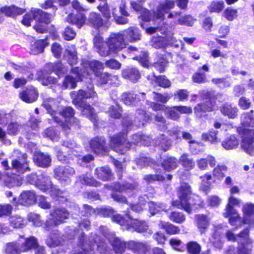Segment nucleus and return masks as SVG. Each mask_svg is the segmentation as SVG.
I'll return each instance as SVG.
<instances>
[{"label":"nucleus","mask_w":254,"mask_h":254,"mask_svg":"<svg viewBox=\"0 0 254 254\" xmlns=\"http://www.w3.org/2000/svg\"><path fill=\"white\" fill-rule=\"evenodd\" d=\"M187 250L190 254H199L201 246L195 241L189 242L187 245Z\"/></svg>","instance_id":"obj_47"},{"label":"nucleus","mask_w":254,"mask_h":254,"mask_svg":"<svg viewBox=\"0 0 254 254\" xmlns=\"http://www.w3.org/2000/svg\"><path fill=\"white\" fill-rule=\"evenodd\" d=\"M239 145V139L233 135L230 136L222 142V146L226 150L237 148Z\"/></svg>","instance_id":"obj_35"},{"label":"nucleus","mask_w":254,"mask_h":254,"mask_svg":"<svg viewBox=\"0 0 254 254\" xmlns=\"http://www.w3.org/2000/svg\"><path fill=\"white\" fill-rule=\"evenodd\" d=\"M63 35L66 40H71L75 37L76 33L72 29L67 27L65 29Z\"/></svg>","instance_id":"obj_63"},{"label":"nucleus","mask_w":254,"mask_h":254,"mask_svg":"<svg viewBox=\"0 0 254 254\" xmlns=\"http://www.w3.org/2000/svg\"><path fill=\"white\" fill-rule=\"evenodd\" d=\"M93 43L97 52L104 57L109 56L111 52L117 53L126 46L124 36L120 33L111 35L106 42L103 41L102 37L96 36Z\"/></svg>","instance_id":"obj_2"},{"label":"nucleus","mask_w":254,"mask_h":254,"mask_svg":"<svg viewBox=\"0 0 254 254\" xmlns=\"http://www.w3.org/2000/svg\"><path fill=\"white\" fill-rule=\"evenodd\" d=\"M224 7V3L222 0H214L212 1L208 7L210 12L219 13L221 12Z\"/></svg>","instance_id":"obj_44"},{"label":"nucleus","mask_w":254,"mask_h":254,"mask_svg":"<svg viewBox=\"0 0 254 254\" xmlns=\"http://www.w3.org/2000/svg\"><path fill=\"white\" fill-rule=\"evenodd\" d=\"M26 249H23L22 244L18 242H12L5 245V252L6 254H20L25 252Z\"/></svg>","instance_id":"obj_26"},{"label":"nucleus","mask_w":254,"mask_h":254,"mask_svg":"<svg viewBox=\"0 0 254 254\" xmlns=\"http://www.w3.org/2000/svg\"><path fill=\"white\" fill-rule=\"evenodd\" d=\"M31 13H32L34 19L37 20L40 23L48 24L51 21V15L41 9L32 8Z\"/></svg>","instance_id":"obj_24"},{"label":"nucleus","mask_w":254,"mask_h":254,"mask_svg":"<svg viewBox=\"0 0 254 254\" xmlns=\"http://www.w3.org/2000/svg\"><path fill=\"white\" fill-rule=\"evenodd\" d=\"M253 111L249 113H245L241 115V123L244 126L254 127V117L253 116Z\"/></svg>","instance_id":"obj_41"},{"label":"nucleus","mask_w":254,"mask_h":254,"mask_svg":"<svg viewBox=\"0 0 254 254\" xmlns=\"http://www.w3.org/2000/svg\"><path fill=\"white\" fill-rule=\"evenodd\" d=\"M88 23L96 29L103 27L106 24V22L103 20L100 15L95 12H92L90 14L88 18Z\"/></svg>","instance_id":"obj_27"},{"label":"nucleus","mask_w":254,"mask_h":254,"mask_svg":"<svg viewBox=\"0 0 254 254\" xmlns=\"http://www.w3.org/2000/svg\"><path fill=\"white\" fill-rule=\"evenodd\" d=\"M125 33L126 34V38L125 37V34H122V35H123L126 42V45L127 44V41L133 42L140 39V34L138 29L136 28H129L125 31ZM120 34H121V33Z\"/></svg>","instance_id":"obj_29"},{"label":"nucleus","mask_w":254,"mask_h":254,"mask_svg":"<svg viewBox=\"0 0 254 254\" xmlns=\"http://www.w3.org/2000/svg\"><path fill=\"white\" fill-rule=\"evenodd\" d=\"M148 206L149 210L152 215L160 211L165 210L166 208V207L163 204H157L152 201L148 203Z\"/></svg>","instance_id":"obj_50"},{"label":"nucleus","mask_w":254,"mask_h":254,"mask_svg":"<svg viewBox=\"0 0 254 254\" xmlns=\"http://www.w3.org/2000/svg\"><path fill=\"white\" fill-rule=\"evenodd\" d=\"M64 239L58 232L51 233L46 239V244L50 247H55L64 244Z\"/></svg>","instance_id":"obj_32"},{"label":"nucleus","mask_w":254,"mask_h":254,"mask_svg":"<svg viewBox=\"0 0 254 254\" xmlns=\"http://www.w3.org/2000/svg\"><path fill=\"white\" fill-rule=\"evenodd\" d=\"M36 200L35 193L33 191L26 190L21 193L18 199V202L24 206H29L34 204Z\"/></svg>","instance_id":"obj_15"},{"label":"nucleus","mask_w":254,"mask_h":254,"mask_svg":"<svg viewBox=\"0 0 254 254\" xmlns=\"http://www.w3.org/2000/svg\"><path fill=\"white\" fill-rule=\"evenodd\" d=\"M23 249H26L25 252L31 249L34 248L37 246V242L36 239L33 237L27 239L25 242L22 243Z\"/></svg>","instance_id":"obj_53"},{"label":"nucleus","mask_w":254,"mask_h":254,"mask_svg":"<svg viewBox=\"0 0 254 254\" xmlns=\"http://www.w3.org/2000/svg\"><path fill=\"white\" fill-rule=\"evenodd\" d=\"M149 119V115L144 111L139 110L135 115L134 123L136 126L140 127L143 126Z\"/></svg>","instance_id":"obj_37"},{"label":"nucleus","mask_w":254,"mask_h":254,"mask_svg":"<svg viewBox=\"0 0 254 254\" xmlns=\"http://www.w3.org/2000/svg\"><path fill=\"white\" fill-rule=\"evenodd\" d=\"M165 114L167 117L173 120H178L180 118V115L175 106L171 108L167 107L165 109Z\"/></svg>","instance_id":"obj_52"},{"label":"nucleus","mask_w":254,"mask_h":254,"mask_svg":"<svg viewBox=\"0 0 254 254\" xmlns=\"http://www.w3.org/2000/svg\"><path fill=\"white\" fill-rule=\"evenodd\" d=\"M72 73L75 75V77L71 75L66 76L63 82L64 86L65 88H74L76 86V81L82 80L83 77L88 76V72L81 71L78 67L72 69Z\"/></svg>","instance_id":"obj_10"},{"label":"nucleus","mask_w":254,"mask_h":254,"mask_svg":"<svg viewBox=\"0 0 254 254\" xmlns=\"http://www.w3.org/2000/svg\"><path fill=\"white\" fill-rule=\"evenodd\" d=\"M127 249L139 254H145L149 249L147 245L134 241H129L127 242Z\"/></svg>","instance_id":"obj_20"},{"label":"nucleus","mask_w":254,"mask_h":254,"mask_svg":"<svg viewBox=\"0 0 254 254\" xmlns=\"http://www.w3.org/2000/svg\"><path fill=\"white\" fill-rule=\"evenodd\" d=\"M159 225L166 230L167 233L170 235H175L178 234L180 231L178 226H175L169 222L160 221Z\"/></svg>","instance_id":"obj_40"},{"label":"nucleus","mask_w":254,"mask_h":254,"mask_svg":"<svg viewBox=\"0 0 254 254\" xmlns=\"http://www.w3.org/2000/svg\"><path fill=\"white\" fill-rule=\"evenodd\" d=\"M221 111L224 115L230 118H234L237 115L238 110L231 104H226L223 106Z\"/></svg>","instance_id":"obj_38"},{"label":"nucleus","mask_w":254,"mask_h":254,"mask_svg":"<svg viewBox=\"0 0 254 254\" xmlns=\"http://www.w3.org/2000/svg\"><path fill=\"white\" fill-rule=\"evenodd\" d=\"M44 136L49 137L52 140H56L59 136V133L53 127H50L44 131Z\"/></svg>","instance_id":"obj_55"},{"label":"nucleus","mask_w":254,"mask_h":254,"mask_svg":"<svg viewBox=\"0 0 254 254\" xmlns=\"http://www.w3.org/2000/svg\"><path fill=\"white\" fill-rule=\"evenodd\" d=\"M112 220L121 225H130V219L128 218V220H126L120 214L113 215Z\"/></svg>","instance_id":"obj_62"},{"label":"nucleus","mask_w":254,"mask_h":254,"mask_svg":"<svg viewBox=\"0 0 254 254\" xmlns=\"http://www.w3.org/2000/svg\"><path fill=\"white\" fill-rule=\"evenodd\" d=\"M170 219L177 223H182L185 221L186 218L183 214L180 212H173L169 216Z\"/></svg>","instance_id":"obj_54"},{"label":"nucleus","mask_w":254,"mask_h":254,"mask_svg":"<svg viewBox=\"0 0 254 254\" xmlns=\"http://www.w3.org/2000/svg\"><path fill=\"white\" fill-rule=\"evenodd\" d=\"M241 148L247 154L254 156V129H240Z\"/></svg>","instance_id":"obj_9"},{"label":"nucleus","mask_w":254,"mask_h":254,"mask_svg":"<svg viewBox=\"0 0 254 254\" xmlns=\"http://www.w3.org/2000/svg\"><path fill=\"white\" fill-rule=\"evenodd\" d=\"M108 239L113 248L114 251L118 254H122L127 249V242H125L121 239L116 237L114 235H112L108 237Z\"/></svg>","instance_id":"obj_17"},{"label":"nucleus","mask_w":254,"mask_h":254,"mask_svg":"<svg viewBox=\"0 0 254 254\" xmlns=\"http://www.w3.org/2000/svg\"><path fill=\"white\" fill-rule=\"evenodd\" d=\"M252 246L251 244L242 245L239 248L238 254H251Z\"/></svg>","instance_id":"obj_64"},{"label":"nucleus","mask_w":254,"mask_h":254,"mask_svg":"<svg viewBox=\"0 0 254 254\" xmlns=\"http://www.w3.org/2000/svg\"><path fill=\"white\" fill-rule=\"evenodd\" d=\"M90 242L91 243L89 249L90 250H94V247L96 246L98 251L100 253H104L107 251V244L102 240L101 238L96 235H94L89 238Z\"/></svg>","instance_id":"obj_19"},{"label":"nucleus","mask_w":254,"mask_h":254,"mask_svg":"<svg viewBox=\"0 0 254 254\" xmlns=\"http://www.w3.org/2000/svg\"><path fill=\"white\" fill-rule=\"evenodd\" d=\"M2 180L3 184L8 188L19 187L22 184L21 178L15 174L11 175L6 174L3 175Z\"/></svg>","instance_id":"obj_16"},{"label":"nucleus","mask_w":254,"mask_h":254,"mask_svg":"<svg viewBox=\"0 0 254 254\" xmlns=\"http://www.w3.org/2000/svg\"><path fill=\"white\" fill-rule=\"evenodd\" d=\"M55 176L62 183H68L69 178L73 175L75 171L73 168L69 166H58L54 171Z\"/></svg>","instance_id":"obj_11"},{"label":"nucleus","mask_w":254,"mask_h":254,"mask_svg":"<svg viewBox=\"0 0 254 254\" xmlns=\"http://www.w3.org/2000/svg\"><path fill=\"white\" fill-rule=\"evenodd\" d=\"M225 218L229 217V222L233 226L237 225L240 222V217L237 211H225L223 213Z\"/></svg>","instance_id":"obj_42"},{"label":"nucleus","mask_w":254,"mask_h":254,"mask_svg":"<svg viewBox=\"0 0 254 254\" xmlns=\"http://www.w3.org/2000/svg\"><path fill=\"white\" fill-rule=\"evenodd\" d=\"M38 96V91L33 86H28L19 94L20 99L23 101L28 103L35 102L37 99Z\"/></svg>","instance_id":"obj_12"},{"label":"nucleus","mask_w":254,"mask_h":254,"mask_svg":"<svg viewBox=\"0 0 254 254\" xmlns=\"http://www.w3.org/2000/svg\"><path fill=\"white\" fill-rule=\"evenodd\" d=\"M69 216V213L64 208L60 206L54 207L50 211V217L44 224V228L50 230L63 223Z\"/></svg>","instance_id":"obj_7"},{"label":"nucleus","mask_w":254,"mask_h":254,"mask_svg":"<svg viewBox=\"0 0 254 254\" xmlns=\"http://www.w3.org/2000/svg\"><path fill=\"white\" fill-rule=\"evenodd\" d=\"M1 13L5 15L10 17H14L17 15L22 14L25 11L24 9L18 7L15 5L10 6H4L0 9Z\"/></svg>","instance_id":"obj_33"},{"label":"nucleus","mask_w":254,"mask_h":254,"mask_svg":"<svg viewBox=\"0 0 254 254\" xmlns=\"http://www.w3.org/2000/svg\"><path fill=\"white\" fill-rule=\"evenodd\" d=\"M33 160L35 164L42 167H48L50 166L51 159L50 157L40 152H35Z\"/></svg>","instance_id":"obj_22"},{"label":"nucleus","mask_w":254,"mask_h":254,"mask_svg":"<svg viewBox=\"0 0 254 254\" xmlns=\"http://www.w3.org/2000/svg\"><path fill=\"white\" fill-rule=\"evenodd\" d=\"M28 181L30 183H35L39 189L43 191H49L53 196L64 197V192L52 187L50 178L45 175H41L37 177L36 174H32L28 177Z\"/></svg>","instance_id":"obj_5"},{"label":"nucleus","mask_w":254,"mask_h":254,"mask_svg":"<svg viewBox=\"0 0 254 254\" xmlns=\"http://www.w3.org/2000/svg\"><path fill=\"white\" fill-rule=\"evenodd\" d=\"M95 94V92L93 91L85 92L83 90H80L73 101L74 104L77 105L80 108L82 114L88 117L93 123L96 120V116L94 113V110L90 105L83 102L82 100L85 98L94 97Z\"/></svg>","instance_id":"obj_6"},{"label":"nucleus","mask_w":254,"mask_h":254,"mask_svg":"<svg viewBox=\"0 0 254 254\" xmlns=\"http://www.w3.org/2000/svg\"><path fill=\"white\" fill-rule=\"evenodd\" d=\"M133 189V186L130 184L122 185L119 184H116L114 186V189L116 191L119 192L127 191L128 190H132Z\"/></svg>","instance_id":"obj_59"},{"label":"nucleus","mask_w":254,"mask_h":254,"mask_svg":"<svg viewBox=\"0 0 254 254\" xmlns=\"http://www.w3.org/2000/svg\"><path fill=\"white\" fill-rule=\"evenodd\" d=\"M122 76L124 78L136 82L140 77L139 71L134 68L127 67L122 70Z\"/></svg>","instance_id":"obj_31"},{"label":"nucleus","mask_w":254,"mask_h":254,"mask_svg":"<svg viewBox=\"0 0 254 254\" xmlns=\"http://www.w3.org/2000/svg\"><path fill=\"white\" fill-rule=\"evenodd\" d=\"M179 162L186 169L189 170L192 169L194 166L193 160L188 157L187 154H183L179 159Z\"/></svg>","instance_id":"obj_43"},{"label":"nucleus","mask_w":254,"mask_h":254,"mask_svg":"<svg viewBox=\"0 0 254 254\" xmlns=\"http://www.w3.org/2000/svg\"><path fill=\"white\" fill-rule=\"evenodd\" d=\"M95 173L98 178L103 181H107L111 177V170L108 167L97 168L95 171Z\"/></svg>","instance_id":"obj_39"},{"label":"nucleus","mask_w":254,"mask_h":254,"mask_svg":"<svg viewBox=\"0 0 254 254\" xmlns=\"http://www.w3.org/2000/svg\"><path fill=\"white\" fill-rule=\"evenodd\" d=\"M214 103L211 99H206L205 101L197 104L194 110L196 114H200L206 112H210L213 110Z\"/></svg>","instance_id":"obj_30"},{"label":"nucleus","mask_w":254,"mask_h":254,"mask_svg":"<svg viewBox=\"0 0 254 254\" xmlns=\"http://www.w3.org/2000/svg\"><path fill=\"white\" fill-rule=\"evenodd\" d=\"M180 202L174 201L172 205L178 208H183L188 213H190L195 205L200 206L201 202L198 196L192 194L190 186L182 183L178 191Z\"/></svg>","instance_id":"obj_3"},{"label":"nucleus","mask_w":254,"mask_h":254,"mask_svg":"<svg viewBox=\"0 0 254 254\" xmlns=\"http://www.w3.org/2000/svg\"><path fill=\"white\" fill-rule=\"evenodd\" d=\"M211 176L209 174H205L200 177L202 179L200 188L204 191H206L211 185L209 180L211 179Z\"/></svg>","instance_id":"obj_56"},{"label":"nucleus","mask_w":254,"mask_h":254,"mask_svg":"<svg viewBox=\"0 0 254 254\" xmlns=\"http://www.w3.org/2000/svg\"><path fill=\"white\" fill-rule=\"evenodd\" d=\"M241 203V200L234 197L233 196H231L228 199V203L227 204L225 208V211H236L234 209V206H239Z\"/></svg>","instance_id":"obj_51"},{"label":"nucleus","mask_w":254,"mask_h":254,"mask_svg":"<svg viewBox=\"0 0 254 254\" xmlns=\"http://www.w3.org/2000/svg\"><path fill=\"white\" fill-rule=\"evenodd\" d=\"M126 135L120 133L113 136L110 140V146L116 152L121 154H124L130 147V143L136 145H148L145 141V136L139 134H134L132 136V140L130 142H126Z\"/></svg>","instance_id":"obj_4"},{"label":"nucleus","mask_w":254,"mask_h":254,"mask_svg":"<svg viewBox=\"0 0 254 254\" xmlns=\"http://www.w3.org/2000/svg\"><path fill=\"white\" fill-rule=\"evenodd\" d=\"M208 163L212 167L216 164L215 158L212 156H208L206 158H200L196 161V165L201 170H205L208 167Z\"/></svg>","instance_id":"obj_34"},{"label":"nucleus","mask_w":254,"mask_h":254,"mask_svg":"<svg viewBox=\"0 0 254 254\" xmlns=\"http://www.w3.org/2000/svg\"><path fill=\"white\" fill-rule=\"evenodd\" d=\"M238 11L236 9L227 8L224 11L225 17L229 21H232L237 17Z\"/></svg>","instance_id":"obj_57"},{"label":"nucleus","mask_w":254,"mask_h":254,"mask_svg":"<svg viewBox=\"0 0 254 254\" xmlns=\"http://www.w3.org/2000/svg\"><path fill=\"white\" fill-rule=\"evenodd\" d=\"M177 166V160L174 157L168 158L162 163L163 168L168 171L175 169Z\"/></svg>","instance_id":"obj_46"},{"label":"nucleus","mask_w":254,"mask_h":254,"mask_svg":"<svg viewBox=\"0 0 254 254\" xmlns=\"http://www.w3.org/2000/svg\"><path fill=\"white\" fill-rule=\"evenodd\" d=\"M90 145L93 150L98 154L107 152L105 140L104 137H95L90 141Z\"/></svg>","instance_id":"obj_14"},{"label":"nucleus","mask_w":254,"mask_h":254,"mask_svg":"<svg viewBox=\"0 0 254 254\" xmlns=\"http://www.w3.org/2000/svg\"><path fill=\"white\" fill-rule=\"evenodd\" d=\"M10 226L14 228H22L25 225V220L19 216L15 215L9 218Z\"/></svg>","instance_id":"obj_45"},{"label":"nucleus","mask_w":254,"mask_h":254,"mask_svg":"<svg viewBox=\"0 0 254 254\" xmlns=\"http://www.w3.org/2000/svg\"><path fill=\"white\" fill-rule=\"evenodd\" d=\"M156 82L160 86L167 88L171 85L170 81L165 76H159L156 79Z\"/></svg>","instance_id":"obj_61"},{"label":"nucleus","mask_w":254,"mask_h":254,"mask_svg":"<svg viewBox=\"0 0 254 254\" xmlns=\"http://www.w3.org/2000/svg\"><path fill=\"white\" fill-rule=\"evenodd\" d=\"M126 216L130 219V225L134 230L138 233H143L147 232L149 230V227L147 224L144 221H139L137 219H133L132 216L128 213H126Z\"/></svg>","instance_id":"obj_23"},{"label":"nucleus","mask_w":254,"mask_h":254,"mask_svg":"<svg viewBox=\"0 0 254 254\" xmlns=\"http://www.w3.org/2000/svg\"><path fill=\"white\" fill-rule=\"evenodd\" d=\"M64 58L71 65L77 62V55L75 46L68 45L64 53Z\"/></svg>","instance_id":"obj_21"},{"label":"nucleus","mask_w":254,"mask_h":254,"mask_svg":"<svg viewBox=\"0 0 254 254\" xmlns=\"http://www.w3.org/2000/svg\"><path fill=\"white\" fill-rule=\"evenodd\" d=\"M43 105L53 116V120L55 122L62 127L64 131L70 129V127L72 126L78 127L79 122L77 119L73 117L74 110L71 107H65L62 111L54 114V109L58 105L57 101L52 98H49L44 100Z\"/></svg>","instance_id":"obj_1"},{"label":"nucleus","mask_w":254,"mask_h":254,"mask_svg":"<svg viewBox=\"0 0 254 254\" xmlns=\"http://www.w3.org/2000/svg\"><path fill=\"white\" fill-rule=\"evenodd\" d=\"M197 228L201 234H203L208 229L210 223V219L204 214H197L195 216Z\"/></svg>","instance_id":"obj_25"},{"label":"nucleus","mask_w":254,"mask_h":254,"mask_svg":"<svg viewBox=\"0 0 254 254\" xmlns=\"http://www.w3.org/2000/svg\"><path fill=\"white\" fill-rule=\"evenodd\" d=\"M51 51L55 57L59 58L61 56L63 48L59 44L55 43L52 45Z\"/></svg>","instance_id":"obj_58"},{"label":"nucleus","mask_w":254,"mask_h":254,"mask_svg":"<svg viewBox=\"0 0 254 254\" xmlns=\"http://www.w3.org/2000/svg\"><path fill=\"white\" fill-rule=\"evenodd\" d=\"M86 17L83 13H78L73 14H69L67 18L66 21L70 23L75 25L78 28H80L85 24Z\"/></svg>","instance_id":"obj_28"},{"label":"nucleus","mask_w":254,"mask_h":254,"mask_svg":"<svg viewBox=\"0 0 254 254\" xmlns=\"http://www.w3.org/2000/svg\"><path fill=\"white\" fill-rule=\"evenodd\" d=\"M26 158L27 155L26 154H22L21 156H18V159H15L12 161V168L15 169L19 173H24L26 171L29 170V168Z\"/></svg>","instance_id":"obj_13"},{"label":"nucleus","mask_w":254,"mask_h":254,"mask_svg":"<svg viewBox=\"0 0 254 254\" xmlns=\"http://www.w3.org/2000/svg\"><path fill=\"white\" fill-rule=\"evenodd\" d=\"M83 68L81 69V71H85L88 72V76L89 75L88 68L91 70L95 74L98 75L104 69V64L101 62L98 61H90L88 63H85L83 66Z\"/></svg>","instance_id":"obj_18"},{"label":"nucleus","mask_w":254,"mask_h":254,"mask_svg":"<svg viewBox=\"0 0 254 254\" xmlns=\"http://www.w3.org/2000/svg\"><path fill=\"white\" fill-rule=\"evenodd\" d=\"M227 170L225 165H217L213 170V175L217 179L221 180L225 176V172Z\"/></svg>","instance_id":"obj_48"},{"label":"nucleus","mask_w":254,"mask_h":254,"mask_svg":"<svg viewBox=\"0 0 254 254\" xmlns=\"http://www.w3.org/2000/svg\"><path fill=\"white\" fill-rule=\"evenodd\" d=\"M249 234V230L248 229L244 230L239 235L235 236V235L231 231H228L226 233V237L228 241H235L237 240V237H240L244 239H247Z\"/></svg>","instance_id":"obj_49"},{"label":"nucleus","mask_w":254,"mask_h":254,"mask_svg":"<svg viewBox=\"0 0 254 254\" xmlns=\"http://www.w3.org/2000/svg\"><path fill=\"white\" fill-rule=\"evenodd\" d=\"M48 44L46 39L37 41L31 45V53L33 55L41 53L44 51V48Z\"/></svg>","instance_id":"obj_36"},{"label":"nucleus","mask_w":254,"mask_h":254,"mask_svg":"<svg viewBox=\"0 0 254 254\" xmlns=\"http://www.w3.org/2000/svg\"><path fill=\"white\" fill-rule=\"evenodd\" d=\"M21 128V126L17 123H11L7 127V132L8 134H15Z\"/></svg>","instance_id":"obj_60"},{"label":"nucleus","mask_w":254,"mask_h":254,"mask_svg":"<svg viewBox=\"0 0 254 254\" xmlns=\"http://www.w3.org/2000/svg\"><path fill=\"white\" fill-rule=\"evenodd\" d=\"M160 3L158 6L157 10L153 13L152 20L160 19L163 20L165 13L169 12L175 5L174 1L170 0H161ZM142 20L144 21H149L151 19L150 12L146 9H143L141 15Z\"/></svg>","instance_id":"obj_8"}]
</instances>
